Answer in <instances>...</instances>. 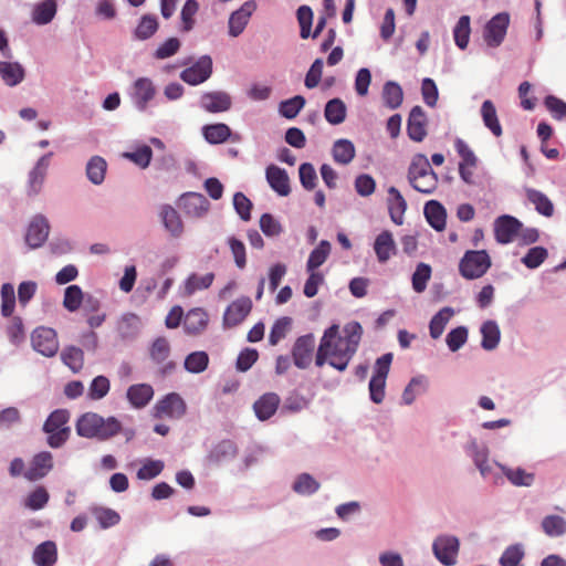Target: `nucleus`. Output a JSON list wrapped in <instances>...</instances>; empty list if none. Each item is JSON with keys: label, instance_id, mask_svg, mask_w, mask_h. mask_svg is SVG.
Wrapping results in <instances>:
<instances>
[{"label": "nucleus", "instance_id": "4be33fe9", "mask_svg": "<svg viewBox=\"0 0 566 566\" xmlns=\"http://www.w3.org/2000/svg\"><path fill=\"white\" fill-rule=\"evenodd\" d=\"M209 323L208 313L202 308L190 310L184 319V329L188 335H199L206 331Z\"/></svg>", "mask_w": 566, "mask_h": 566}, {"label": "nucleus", "instance_id": "cd10ccee", "mask_svg": "<svg viewBox=\"0 0 566 566\" xmlns=\"http://www.w3.org/2000/svg\"><path fill=\"white\" fill-rule=\"evenodd\" d=\"M57 559V548L54 542L46 541L38 545L33 552V562L38 566H53Z\"/></svg>", "mask_w": 566, "mask_h": 566}, {"label": "nucleus", "instance_id": "5701e85b", "mask_svg": "<svg viewBox=\"0 0 566 566\" xmlns=\"http://www.w3.org/2000/svg\"><path fill=\"white\" fill-rule=\"evenodd\" d=\"M427 118L420 106H415L408 118L407 130L409 137L415 142H421L426 135Z\"/></svg>", "mask_w": 566, "mask_h": 566}, {"label": "nucleus", "instance_id": "58836bf2", "mask_svg": "<svg viewBox=\"0 0 566 566\" xmlns=\"http://www.w3.org/2000/svg\"><path fill=\"white\" fill-rule=\"evenodd\" d=\"M384 103L387 107L395 109L402 103L403 93L401 86L392 81L387 82L382 90Z\"/></svg>", "mask_w": 566, "mask_h": 566}, {"label": "nucleus", "instance_id": "0eeeda50", "mask_svg": "<svg viewBox=\"0 0 566 566\" xmlns=\"http://www.w3.org/2000/svg\"><path fill=\"white\" fill-rule=\"evenodd\" d=\"M157 95V87L149 77H138L132 84L129 96L139 112H145Z\"/></svg>", "mask_w": 566, "mask_h": 566}, {"label": "nucleus", "instance_id": "72a5a7b5", "mask_svg": "<svg viewBox=\"0 0 566 566\" xmlns=\"http://www.w3.org/2000/svg\"><path fill=\"white\" fill-rule=\"evenodd\" d=\"M56 14L55 0H44L38 3L32 12V20L39 25L50 23Z\"/></svg>", "mask_w": 566, "mask_h": 566}, {"label": "nucleus", "instance_id": "37998d69", "mask_svg": "<svg viewBox=\"0 0 566 566\" xmlns=\"http://www.w3.org/2000/svg\"><path fill=\"white\" fill-rule=\"evenodd\" d=\"M84 296L85 294L78 285H70L64 291L63 306L69 312H76L81 307Z\"/></svg>", "mask_w": 566, "mask_h": 566}, {"label": "nucleus", "instance_id": "c85d7f7f", "mask_svg": "<svg viewBox=\"0 0 566 566\" xmlns=\"http://www.w3.org/2000/svg\"><path fill=\"white\" fill-rule=\"evenodd\" d=\"M374 250L380 263L387 262L396 253V244L389 231H382L375 240Z\"/></svg>", "mask_w": 566, "mask_h": 566}, {"label": "nucleus", "instance_id": "393cba45", "mask_svg": "<svg viewBox=\"0 0 566 566\" xmlns=\"http://www.w3.org/2000/svg\"><path fill=\"white\" fill-rule=\"evenodd\" d=\"M280 401V397L276 394H264L253 405L256 417L261 421L270 419L277 410Z\"/></svg>", "mask_w": 566, "mask_h": 566}, {"label": "nucleus", "instance_id": "a878e982", "mask_svg": "<svg viewBox=\"0 0 566 566\" xmlns=\"http://www.w3.org/2000/svg\"><path fill=\"white\" fill-rule=\"evenodd\" d=\"M154 389L148 384L132 385L126 392L130 405L135 408H144L151 400Z\"/></svg>", "mask_w": 566, "mask_h": 566}, {"label": "nucleus", "instance_id": "f257e3e1", "mask_svg": "<svg viewBox=\"0 0 566 566\" xmlns=\"http://www.w3.org/2000/svg\"><path fill=\"white\" fill-rule=\"evenodd\" d=\"M343 333L339 334L338 325H332L324 332L316 353V366L322 367L327 361L339 371L347 368L357 350L363 329L358 323H350L344 327Z\"/></svg>", "mask_w": 566, "mask_h": 566}, {"label": "nucleus", "instance_id": "e433bc0d", "mask_svg": "<svg viewBox=\"0 0 566 566\" xmlns=\"http://www.w3.org/2000/svg\"><path fill=\"white\" fill-rule=\"evenodd\" d=\"M346 105L340 98H333L327 102L324 115L329 124L339 125L346 118Z\"/></svg>", "mask_w": 566, "mask_h": 566}, {"label": "nucleus", "instance_id": "7ed1b4c3", "mask_svg": "<svg viewBox=\"0 0 566 566\" xmlns=\"http://www.w3.org/2000/svg\"><path fill=\"white\" fill-rule=\"evenodd\" d=\"M538 231L535 228H523V224L514 217H497V242H518L532 244L538 240Z\"/></svg>", "mask_w": 566, "mask_h": 566}, {"label": "nucleus", "instance_id": "603ef678", "mask_svg": "<svg viewBox=\"0 0 566 566\" xmlns=\"http://www.w3.org/2000/svg\"><path fill=\"white\" fill-rule=\"evenodd\" d=\"M157 19L154 15L145 14L142 17L137 28L135 29V36L138 40H147L157 31Z\"/></svg>", "mask_w": 566, "mask_h": 566}, {"label": "nucleus", "instance_id": "4d7b16f0", "mask_svg": "<svg viewBox=\"0 0 566 566\" xmlns=\"http://www.w3.org/2000/svg\"><path fill=\"white\" fill-rule=\"evenodd\" d=\"M199 3L196 0H187L181 9V21L184 32H189L195 25V15L198 12Z\"/></svg>", "mask_w": 566, "mask_h": 566}, {"label": "nucleus", "instance_id": "8fccbe9b", "mask_svg": "<svg viewBox=\"0 0 566 566\" xmlns=\"http://www.w3.org/2000/svg\"><path fill=\"white\" fill-rule=\"evenodd\" d=\"M209 357L206 352H193L185 359V368L192 374H199L208 367Z\"/></svg>", "mask_w": 566, "mask_h": 566}, {"label": "nucleus", "instance_id": "6e6552de", "mask_svg": "<svg viewBox=\"0 0 566 566\" xmlns=\"http://www.w3.org/2000/svg\"><path fill=\"white\" fill-rule=\"evenodd\" d=\"M52 156L53 153L44 154L36 160L33 168L29 171L25 190L28 197L33 198L41 193Z\"/></svg>", "mask_w": 566, "mask_h": 566}, {"label": "nucleus", "instance_id": "c756f323", "mask_svg": "<svg viewBox=\"0 0 566 566\" xmlns=\"http://www.w3.org/2000/svg\"><path fill=\"white\" fill-rule=\"evenodd\" d=\"M140 328L139 317L133 313L124 314L117 323V332L123 340L134 339Z\"/></svg>", "mask_w": 566, "mask_h": 566}, {"label": "nucleus", "instance_id": "a18cd8bd", "mask_svg": "<svg viewBox=\"0 0 566 566\" xmlns=\"http://www.w3.org/2000/svg\"><path fill=\"white\" fill-rule=\"evenodd\" d=\"M524 549L521 544L509 546L499 559L501 566H523Z\"/></svg>", "mask_w": 566, "mask_h": 566}, {"label": "nucleus", "instance_id": "3c124183", "mask_svg": "<svg viewBox=\"0 0 566 566\" xmlns=\"http://www.w3.org/2000/svg\"><path fill=\"white\" fill-rule=\"evenodd\" d=\"M213 280V273H207L205 275L191 274L186 281L185 291L188 295H191L198 290L208 289Z\"/></svg>", "mask_w": 566, "mask_h": 566}, {"label": "nucleus", "instance_id": "2eb2a0df", "mask_svg": "<svg viewBox=\"0 0 566 566\" xmlns=\"http://www.w3.org/2000/svg\"><path fill=\"white\" fill-rule=\"evenodd\" d=\"M255 10L256 2L254 0H249L230 14L228 21V33L231 38H238L244 31L252 13Z\"/></svg>", "mask_w": 566, "mask_h": 566}, {"label": "nucleus", "instance_id": "09e8293b", "mask_svg": "<svg viewBox=\"0 0 566 566\" xmlns=\"http://www.w3.org/2000/svg\"><path fill=\"white\" fill-rule=\"evenodd\" d=\"M470 17L462 15L459 21L457 22L454 30H453V36L455 44L461 50H464L468 46L469 38H470Z\"/></svg>", "mask_w": 566, "mask_h": 566}, {"label": "nucleus", "instance_id": "c9c22d12", "mask_svg": "<svg viewBox=\"0 0 566 566\" xmlns=\"http://www.w3.org/2000/svg\"><path fill=\"white\" fill-rule=\"evenodd\" d=\"M428 387V380L424 376H417L411 378L409 384L406 386L401 401L406 406H410L417 398L418 395L426 391Z\"/></svg>", "mask_w": 566, "mask_h": 566}, {"label": "nucleus", "instance_id": "aec40b11", "mask_svg": "<svg viewBox=\"0 0 566 566\" xmlns=\"http://www.w3.org/2000/svg\"><path fill=\"white\" fill-rule=\"evenodd\" d=\"M159 218L166 231L174 238H179L184 233V223L178 211L170 205L159 207Z\"/></svg>", "mask_w": 566, "mask_h": 566}, {"label": "nucleus", "instance_id": "b1692460", "mask_svg": "<svg viewBox=\"0 0 566 566\" xmlns=\"http://www.w3.org/2000/svg\"><path fill=\"white\" fill-rule=\"evenodd\" d=\"M0 77L7 86L14 87L23 82L25 70L19 62L0 61Z\"/></svg>", "mask_w": 566, "mask_h": 566}, {"label": "nucleus", "instance_id": "473e14b6", "mask_svg": "<svg viewBox=\"0 0 566 566\" xmlns=\"http://www.w3.org/2000/svg\"><path fill=\"white\" fill-rule=\"evenodd\" d=\"M430 175H437L430 165L426 155L418 154L413 156L409 169H408V180H415L417 178H424Z\"/></svg>", "mask_w": 566, "mask_h": 566}, {"label": "nucleus", "instance_id": "7c9ffc66", "mask_svg": "<svg viewBox=\"0 0 566 566\" xmlns=\"http://www.w3.org/2000/svg\"><path fill=\"white\" fill-rule=\"evenodd\" d=\"M527 200L535 207L536 211L545 217H552L554 213V206L546 195L543 192L526 188Z\"/></svg>", "mask_w": 566, "mask_h": 566}, {"label": "nucleus", "instance_id": "f8f14e48", "mask_svg": "<svg viewBox=\"0 0 566 566\" xmlns=\"http://www.w3.org/2000/svg\"><path fill=\"white\" fill-rule=\"evenodd\" d=\"M212 74V59L202 55L198 61L180 73V78L189 85H199L206 82Z\"/></svg>", "mask_w": 566, "mask_h": 566}, {"label": "nucleus", "instance_id": "2f4dec72", "mask_svg": "<svg viewBox=\"0 0 566 566\" xmlns=\"http://www.w3.org/2000/svg\"><path fill=\"white\" fill-rule=\"evenodd\" d=\"M388 193L391 197L389 201V212L391 220L396 224H401L403 221V213L407 209V202L400 191L395 187H390L388 189Z\"/></svg>", "mask_w": 566, "mask_h": 566}, {"label": "nucleus", "instance_id": "bf43d9fd", "mask_svg": "<svg viewBox=\"0 0 566 566\" xmlns=\"http://www.w3.org/2000/svg\"><path fill=\"white\" fill-rule=\"evenodd\" d=\"M319 488L318 482L307 473L301 474L294 482L293 490L298 494H313Z\"/></svg>", "mask_w": 566, "mask_h": 566}, {"label": "nucleus", "instance_id": "69168bd1", "mask_svg": "<svg viewBox=\"0 0 566 566\" xmlns=\"http://www.w3.org/2000/svg\"><path fill=\"white\" fill-rule=\"evenodd\" d=\"M408 181L415 190L426 195H430L437 189L439 179L437 175H430L424 178L422 177Z\"/></svg>", "mask_w": 566, "mask_h": 566}, {"label": "nucleus", "instance_id": "9b49d317", "mask_svg": "<svg viewBox=\"0 0 566 566\" xmlns=\"http://www.w3.org/2000/svg\"><path fill=\"white\" fill-rule=\"evenodd\" d=\"M49 233V220L43 214H35L27 228L25 243L30 249H38L44 244Z\"/></svg>", "mask_w": 566, "mask_h": 566}, {"label": "nucleus", "instance_id": "774afa93", "mask_svg": "<svg viewBox=\"0 0 566 566\" xmlns=\"http://www.w3.org/2000/svg\"><path fill=\"white\" fill-rule=\"evenodd\" d=\"M260 228L266 237H276L282 232V226L270 213H264L261 216Z\"/></svg>", "mask_w": 566, "mask_h": 566}, {"label": "nucleus", "instance_id": "9d476101", "mask_svg": "<svg viewBox=\"0 0 566 566\" xmlns=\"http://www.w3.org/2000/svg\"><path fill=\"white\" fill-rule=\"evenodd\" d=\"M32 347L46 357L54 356L59 350L56 332L50 327H39L31 336Z\"/></svg>", "mask_w": 566, "mask_h": 566}, {"label": "nucleus", "instance_id": "423d86ee", "mask_svg": "<svg viewBox=\"0 0 566 566\" xmlns=\"http://www.w3.org/2000/svg\"><path fill=\"white\" fill-rule=\"evenodd\" d=\"M491 266V259L484 250L468 251L459 264L460 273L465 279L482 276Z\"/></svg>", "mask_w": 566, "mask_h": 566}, {"label": "nucleus", "instance_id": "bb28decb", "mask_svg": "<svg viewBox=\"0 0 566 566\" xmlns=\"http://www.w3.org/2000/svg\"><path fill=\"white\" fill-rule=\"evenodd\" d=\"M423 212L427 221L433 229L442 231L446 228L447 212L439 201H428L424 206Z\"/></svg>", "mask_w": 566, "mask_h": 566}, {"label": "nucleus", "instance_id": "5fc2aeb1", "mask_svg": "<svg viewBox=\"0 0 566 566\" xmlns=\"http://www.w3.org/2000/svg\"><path fill=\"white\" fill-rule=\"evenodd\" d=\"M431 276V268L426 263H419L412 274V287L417 293L426 290Z\"/></svg>", "mask_w": 566, "mask_h": 566}, {"label": "nucleus", "instance_id": "f3484780", "mask_svg": "<svg viewBox=\"0 0 566 566\" xmlns=\"http://www.w3.org/2000/svg\"><path fill=\"white\" fill-rule=\"evenodd\" d=\"M150 358L157 365H161L160 374L166 376L171 374L176 368V363L166 361L170 354V345L169 342L165 337L156 338L149 349Z\"/></svg>", "mask_w": 566, "mask_h": 566}, {"label": "nucleus", "instance_id": "39448f33", "mask_svg": "<svg viewBox=\"0 0 566 566\" xmlns=\"http://www.w3.org/2000/svg\"><path fill=\"white\" fill-rule=\"evenodd\" d=\"M392 354L387 353L377 358L371 379L369 381V397L374 403H381L385 399L386 379L390 370Z\"/></svg>", "mask_w": 566, "mask_h": 566}, {"label": "nucleus", "instance_id": "680f3d73", "mask_svg": "<svg viewBox=\"0 0 566 566\" xmlns=\"http://www.w3.org/2000/svg\"><path fill=\"white\" fill-rule=\"evenodd\" d=\"M547 258V250L542 247L531 248L522 258L523 264L528 269L538 268Z\"/></svg>", "mask_w": 566, "mask_h": 566}, {"label": "nucleus", "instance_id": "a211bd4d", "mask_svg": "<svg viewBox=\"0 0 566 566\" xmlns=\"http://www.w3.org/2000/svg\"><path fill=\"white\" fill-rule=\"evenodd\" d=\"M200 105L209 113H221L230 109L232 99L231 96L223 91L208 92L202 94Z\"/></svg>", "mask_w": 566, "mask_h": 566}, {"label": "nucleus", "instance_id": "20e7f679", "mask_svg": "<svg viewBox=\"0 0 566 566\" xmlns=\"http://www.w3.org/2000/svg\"><path fill=\"white\" fill-rule=\"evenodd\" d=\"M70 412L65 409L54 410L43 424V431L48 436V443L52 448L62 447L69 439L71 429L67 426Z\"/></svg>", "mask_w": 566, "mask_h": 566}, {"label": "nucleus", "instance_id": "052dcab7", "mask_svg": "<svg viewBox=\"0 0 566 566\" xmlns=\"http://www.w3.org/2000/svg\"><path fill=\"white\" fill-rule=\"evenodd\" d=\"M296 15L301 28L300 35L302 39H307L311 35L313 11L308 6H301L297 9Z\"/></svg>", "mask_w": 566, "mask_h": 566}, {"label": "nucleus", "instance_id": "dca6fc26", "mask_svg": "<svg viewBox=\"0 0 566 566\" xmlns=\"http://www.w3.org/2000/svg\"><path fill=\"white\" fill-rule=\"evenodd\" d=\"M314 348L315 338L312 334L298 337L292 349L295 366L301 369L307 368L312 363Z\"/></svg>", "mask_w": 566, "mask_h": 566}, {"label": "nucleus", "instance_id": "f704fd0d", "mask_svg": "<svg viewBox=\"0 0 566 566\" xmlns=\"http://www.w3.org/2000/svg\"><path fill=\"white\" fill-rule=\"evenodd\" d=\"M107 163L99 156H93L86 165V176L93 185H101L105 179Z\"/></svg>", "mask_w": 566, "mask_h": 566}, {"label": "nucleus", "instance_id": "49530a36", "mask_svg": "<svg viewBox=\"0 0 566 566\" xmlns=\"http://www.w3.org/2000/svg\"><path fill=\"white\" fill-rule=\"evenodd\" d=\"M61 358L74 373L80 371L84 364V354L82 349L75 346L66 347L62 352Z\"/></svg>", "mask_w": 566, "mask_h": 566}, {"label": "nucleus", "instance_id": "ddd939ff", "mask_svg": "<svg viewBox=\"0 0 566 566\" xmlns=\"http://www.w3.org/2000/svg\"><path fill=\"white\" fill-rule=\"evenodd\" d=\"M459 539L454 536H439L432 545L437 559L446 566L455 564L459 552Z\"/></svg>", "mask_w": 566, "mask_h": 566}, {"label": "nucleus", "instance_id": "412c9836", "mask_svg": "<svg viewBox=\"0 0 566 566\" xmlns=\"http://www.w3.org/2000/svg\"><path fill=\"white\" fill-rule=\"evenodd\" d=\"M270 187L280 196H287L291 192L290 179L286 171L275 165H270L265 171Z\"/></svg>", "mask_w": 566, "mask_h": 566}, {"label": "nucleus", "instance_id": "1a4fd4ad", "mask_svg": "<svg viewBox=\"0 0 566 566\" xmlns=\"http://www.w3.org/2000/svg\"><path fill=\"white\" fill-rule=\"evenodd\" d=\"M187 410L185 400L176 392L166 395L154 406V417L181 418Z\"/></svg>", "mask_w": 566, "mask_h": 566}, {"label": "nucleus", "instance_id": "13d9d810", "mask_svg": "<svg viewBox=\"0 0 566 566\" xmlns=\"http://www.w3.org/2000/svg\"><path fill=\"white\" fill-rule=\"evenodd\" d=\"M292 319L290 317H281L279 318L272 326L270 335H269V343L271 345H276L281 339H283L290 327H291Z\"/></svg>", "mask_w": 566, "mask_h": 566}, {"label": "nucleus", "instance_id": "a19ab883", "mask_svg": "<svg viewBox=\"0 0 566 566\" xmlns=\"http://www.w3.org/2000/svg\"><path fill=\"white\" fill-rule=\"evenodd\" d=\"M453 310L451 307H443L440 310L430 322V335L432 338H439L450 318L453 316Z\"/></svg>", "mask_w": 566, "mask_h": 566}, {"label": "nucleus", "instance_id": "c03bdc74", "mask_svg": "<svg viewBox=\"0 0 566 566\" xmlns=\"http://www.w3.org/2000/svg\"><path fill=\"white\" fill-rule=\"evenodd\" d=\"M231 134L228 125L219 123L213 125H207L203 127L205 138L210 144H219L226 142Z\"/></svg>", "mask_w": 566, "mask_h": 566}, {"label": "nucleus", "instance_id": "e2e57ef3", "mask_svg": "<svg viewBox=\"0 0 566 566\" xmlns=\"http://www.w3.org/2000/svg\"><path fill=\"white\" fill-rule=\"evenodd\" d=\"M109 391V380L105 376L95 377L90 386L88 396L93 400L104 398Z\"/></svg>", "mask_w": 566, "mask_h": 566}, {"label": "nucleus", "instance_id": "4468645a", "mask_svg": "<svg viewBox=\"0 0 566 566\" xmlns=\"http://www.w3.org/2000/svg\"><path fill=\"white\" fill-rule=\"evenodd\" d=\"M252 310V301L248 296H241L233 301L223 314V326L232 328L241 324Z\"/></svg>", "mask_w": 566, "mask_h": 566}, {"label": "nucleus", "instance_id": "ea45409f", "mask_svg": "<svg viewBox=\"0 0 566 566\" xmlns=\"http://www.w3.org/2000/svg\"><path fill=\"white\" fill-rule=\"evenodd\" d=\"M331 253V243L326 240L319 242L317 248H315L307 260L306 270L307 272L315 271L318 266H321Z\"/></svg>", "mask_w": 566, "mask_h": 566}, {"label": "nucleus", "instance_id": "0e129e2a", "mask_svg": "<svg viewBox=\"0 0 566 566\" xmlns=\"http://www.w3.org/2000/svg\"><path fill=\"white\" fill-rule=\"evenodd\" d=\"M49 501V493L48 491L39 486L33 492L29 494V496L25 500V506L36 511L43 509Z\"/></svg>", "mask_w": 566, "mask_h": 566}, {"label": "nucleus", "instance_id": "f03ea898", "mask_svg": "<svg viewBox=\"0 0 566 566\" xmlns=\"http://www.w3.org/2000/svg\"><path fill=\"white\" fill-rule=\"evenodd\" d=\"M122 430L120 421L115 417L103 418L95 412L82 415L76 422L78 436L90 439L107 440Z\"/></svg>", "mask_w": 566, "mask_h": 566}, {"label": "nucleus", "instance_id": "de8ad7c7", "mask_svg": "<svg viewBox=\"0 0 566 566\" xmlns=\"http://www.w3.org/2000/svg\"><path fill=\"white\" fill-rule=\"evenodd\" d=\"M305 105V98L301 95H296L292 98L282 101L279 105V113L289 119L297 116L301 109Z\"/></svg>", "mask_w": 566, "mask_h": 566}, {"label": "nucleus", "instance_id": "79ce46f5", "mask_svg": "<svg viewBox=\"0 0 566 566\" xmlns=\"http://www.w3.org/2000/svg\"><path fill=\"white\" fill-rule=\"evenodd\" d=\"M544 533L551 537H558L566 533V521L559 515H548L542 521Z\"/></svg>", "mask_w": 566, "mask_h": 566}, {"label": "nucleus", "instance_id": "6e6d98bb", "mask_svg": "<svg viewBox=\"0 0 566 566\" xmlns=\"http://www.w3.org/2000/svg\"><path fill=\"white\" fill-rule=\"evenodd\" d=\"M153 150L149 146L143 145L136 148L134 151L125 153L124 157L132 160L140 168H147L150 164Z\"/></svg>", "mask_w": 566, "mask_h": 566}, {"label": "nucleus", "instance_id": "6ab92c4d", "mask_svg": "<svg viewBox=\"0 0 566 566\" xmlns=\"http://www.w3.org/2000/svg\"><path fill=\"white\" fill-rule=\"evenodd\" d=\"M180 206L187 216L200 218L207 213L209 201L201 193L189 192L180 198Z\"/></svg>", "mask_w": 566, "mask_h": 566}, {"label": "nucleus", "instance_id": "4c0bfd02", "mask_svg": "<svg viewBox=\"0 0 566 566\" xmlns=\"http://www.w3.org/2000/svg\"><path fill=\"white\" fill-rule=\"evenodd\" d=\"M332 153L336 163L347 165L355 157V146L348 139H338L334 143Z\"/></svg>", "mask_w": 566, "mask_h": 566}, {"label": "nucleus", "instance_id": "338daca9", "mask_svg": "<svg viewBox=\"0 0 566 566\" xmlns=\"http://www.w3.org/2000/svg\"><path fill=\"white\" fill-rule=\"evenodd\" d=\"M300 181L306 190H313L316 186L317 175L315 168L310 163H304L298 169Z\"/></svg>", "mask_w": 566, "mask_h": 566}, {"label": "nucleus", "instance_id": "864d4df0", "mask_svg": "<svg viewBox=\"0 0 566 566\" xmlns=\"http://www.w3.org/2000/svg\"><path fill=\"white\" fill-rule=\"evenodd\" d=\"M92 512L102 528L115 526L120 521L119 514L108 507H95Z\"/></svg>", "mask_w": 566, "mask_h": 566}]
</instances>
